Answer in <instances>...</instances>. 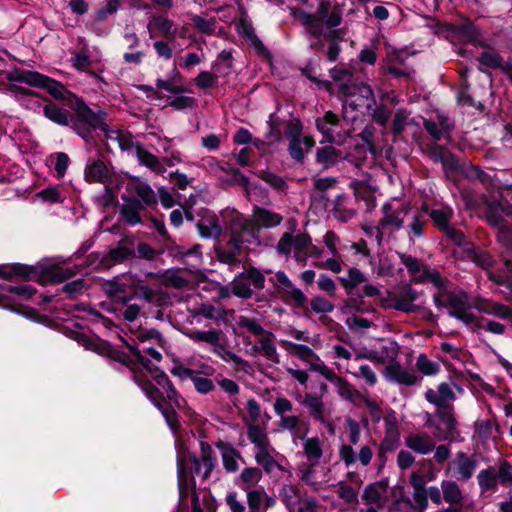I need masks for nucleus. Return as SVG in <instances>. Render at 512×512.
Listing matches in <instances>:
<instances>
[{
    "label": "nucleus",
    "mask_w": 512,
    "mask_h": 512,
    "mask_svg": "<svg viewBox=\"0 0 512 512\" xmlns=\"http://www.w3.org/2000/svg\"><path fill=\"white\" fill-rule=\"evenodd\" d=\"M133 380L161 412L169 427L176 431L179 427L176 410L180 409L185 401L177 392L169 377L164 372H160L154 376L156 383L154 384L146 376L135 373Z\"/></svg>",
    "instance_id": "obj_1"
},
{
    "label": "nucleus",
    "mask_w": 512,
    "mask_h": 512,
    "mask_svg": "<svg viewBox=\"0 0 512 512\" xmlns=\"http://www.w3.org/2000/svg\"><path fill=\"white\" fill-rule=\"evenodd\" d=\"M72 111L70 128L86 142L92 140V132L105 129L108 113L100 106L89 107L76 95L68 102Z\"/></svg>",
    "instance_id": "obj_2"
},
{
    "label": "nucleus",
    "mask_w": 512,
    "mask_h": 512,
    "mask_svg": "<svg viewBox=\"0 0 512 512\" xmlns=\"http://www.w3.org/2000/svg\"><path fill=\"white\" fill-rule=\"evenodd\" d=\"M185 335L195 344L208 345L213 354L224 362L233 363L236 370L247 374L252 371V365L249 361L229 350L228 340L221 329H189L185 332Z\"/></svg>",
    "instance_id": "obj_3"
},
{
    "label": "nucleus",
    "mask_w": 512,
    "mask_h": 512,
    "mask_svg": "<svg viewBox=\"0 0 512 512\" xmlns=\"http://www.w3.org/2000/svg\"><path fill=\"white\" fill-rule=\"evenodd\" d=\"M425 425L439 441L453 442L460 436L454 406L436 407L434 413H426Z\"/></svg>",
    "instance_id": "obj_4"
},
{
    "label": "nucleus",
    "mask_w": 512,
    "mask_h": 512,
    "mask_svg": "<svg viewBox=\"0 0 512 512\" xmlns=\"http://www.w3.org/2000/svg\"><path fill=\"white\" fill-rule=\"evenodd\" d=\"M349 430V444H341L338 450L340 461L348 468L359 462L362 466L367 467L373 458L374 452L370 445H362L358 453L354 450L353 446L360 442L361 428L359 423L354 419L347 420Z\"/></svg>",
    "instance_id": "obj_5"
},
{
    "label": "nucleus",
    "mask_w": 512,
    "mask_h": 512,
    "mask_svg": "<svg viewBox=\"0 0 512 512\" xmlns=\"http://www.w3.org/2000/svg\"><path fill=\"white\" fill-rule=\"evenodd\" d=\"M217 465V457L212 446L205 442H200V456L188 453L178 460L179 477L184 476L185 470L190 467L191 474L201 476L203 480L210 477L211 472Z\"/></svg>",
    "instance_id": "obj_6"
},
{
    "label": "nucleus",
    "mask_w": 512,
    "mask_h": 512,
    "mask_svg": "<svg viewBox=\"0 0 512 512\" xmlns=\"http://www.w3.org/2000/svg\"><path fill=\"white\" fill-rule=\"evenodd\" d=\"M275 414L279 417V428L289 431L292 436L293 443H297V439H303L309 432L308 422L302 420L299 415H288L292 412V402L284 397H277L273 404Z\"/></svg>",
    "instance_id": "obj_7"
},
{
    "label": "nucleus",
    "mask_w": 512,
    "mask_h": 512,
    "mask_svg": "<svg viewBox=\"0 0 512 512\" xmlns=\"http://www.w3.org/2000/svg\"><path fill=\"white\" fill-rule=\"evenodd\" d=\"M1 288L8 294L0 293V307L10 309L31 319L32 308L25 302L32 299V287L29 285H5Z\"/></svg>",
    "instance_id": "obj_8"
},
{
    "label": "nucleus",
    "mask_w": 512,
    "mask_h": 512,
    "mask_svg": "<svg viewBox=\"0 0 512 512\" xmlns=\"http://www.w3.org/2000/svg\"><path fill=\"white\" fill-rule=\"evenodd\" d=\"M398 256L406 267L411 282L415 284L431 283L437 288L444 286V280L437 270L427 268L420 259L412 255L398 253Z\"/></svg>",
    "instance_id": "obj_9"
},
{
    "label": "nucleus",
    "mask_w": 512,
    "mask_h": 512,
    "mask_svg": "<svg viewBox=\"0 0 512 512\" xmlns=\"http://www.w3.org/2000/svg\"><path fill=\"white\" fill-rule=\"evenodd\" d=\"M315 126L323 136L321 143L341 145L351 137V129H343L339 116L332 111H327L322 117H317Z\"/></svg>",
    "instance_id": "obj_10"
},
{
    "label": "nucleus",
    "mask_w": 512,
    "mask_h": 512,
    "mask_svg": "<svg viewBox=\"0 0 512 512\" xmlns=\"http://www.w3.org/2000/svg\"><path fill=\"white\" fill-rule=\"evenodd\" d=\"M312 243V238L307 233H299L295 236L291 232H285L280 237L275 246L276 252L282 256H289L293 252V257L297 262H305L308 258V248Z\"/></svg>",
    "instance_id": "obj_11"
},
{
    "label": "nucleus",
    "mask_w": 512,
    "mask_h": 512,
    "mask_svg": "<svg viewBox=\"0 0 512 512\" xmlns=\"http://www.w3.org/2000/svg\"><path fill=\"white\" fill-rule=\"evenodd\" d=\"M262 290L265 286V276L256 267H250L237 274L231 282V292L234 296L247 300L252 298L253 290Z\"/></svg>",
    "instance_id": "obj_12"
},
{
    "label": "nucleus",
    "mask_w": 512,
    "mask_h": 512,
    "mask_svg": "<svg viewBox=\"0 0 512 512\" xmlns=\"http://www.w3.org/2000/svg\"><path fill=\"white\" fill-rule=\"evenodd\" d=\"M231 238L227 245H237L243 248V245H258L259 228L255 225L253 220L234 217L230 222Z\"/></svg>",
    "instance_id": "obj_13"
},
{
    "label": "nucleus",
    "mask_w": 512,
    "mask_h": 512,
    "mask_svg": "<svg viewBox=\"0 0 512 512\" xmlns=\"http://www.w3.org/2000/svg\"><path fill=\"white\" fill-rule=\"evenodd\" d=\"M478 467V460L474 454L458 451L448 462L445 474L460 482L469 481Z\"/></svg>",
    "instance_id": "obj_14"
},
{
    "label": "nucleus",
    "mask_w": 512,
    "mask_h": 512,
    "mask_svg": "<svg viewBox=\"0 0 512 512\" xmlns=\"http://www.w3.org/2000/svg\"><path fill=\"white\" fill-rule=\"evenodd\" d=\"M75 274L73 268H64L59 264L39 262L34 265V280L42 285L60 284Z\"/></svg>",
    "instance_id": "obj_15"
},
{
    "label": "nucleus",
    "mask_w": 512,
    "mask_h": 512,
    "mask_svg": "<svg viewBox=\"0 0 512 512\" xmlns=\"http://www.w3.org/2000/svg\"><path fill=\"white\" fill-rule=\"evenodd\" d=\"M472 307L469 296L465 292H450L446 295L445 308L448 309V314L465 324H472L477 319L471 311Z\"/></svg>",
    "instance_id": "obj_16"
},
{
    "label": "nucleus",
    "mask_w": 512,
    "mask_h": 512,
    "mask_svg": "<svg viewBox=\"0 0 512 512\" xmlns=\"http://www.w3.org/2000/svg\"><path fill=\"white\" fill-rule=\"evenodd\" d=\"M135 256V241L131 237L121 238L116 247L109 250L103 255L97 264L99 269H110L116 264L123 263L131 257Z\"/></svg>",
    "instance_id": "obj_17"
},
{
    "label": "nucleus",
    "mask_w": 512,
    "mask_h": 512,
    "mask_svg": "<svg viewBox=\"0 0 512 512\" xmlns=\"http://www.w3.org/2000/svg\"><path fill=\"white\" fill-rule=\"evenodd\" d=\"M382 374L388 382L403 386H413L422 380L414 370L403 367L396 358L389 361Z\"/></svg>",
    "instance_id": "obj_18"
},
{
    "label": "nucleus",
    "mask_w": 512,
    "mask_h": 512,
    "mask_svg": "<svg viewBox=\"0 0 512 512\" xmlns=\"http://www.w3.org/2000/svg\"><path fill=\"white\" fill-rule=\"evenodd\" d=\"M343 96L345 99L342 103L344 102L346 107L352 108V110L370 111L376 104L374 91L368 84L361 83L354 87L351 94Z\"/></svg>",
    "instance_id": "obj_19"
},
{
    "label": "nucleus",
    "mask_w": 512,
    "mask_h": 512,
    "mask_svg": "<svg viewBox=\"0 0 512 512\" xmlns=\"http://www.w3.org/2000/svg\"><path fill=\"white\" fill-rule=\"evenodd\" d=\"M423 153L432 162L441 163L444 171H457L460 168L458 157L436 142L427 144Z\"/></svg>",
    "instance_id": "obj_20"
},
{
    "label": "nucleus",
    "mask_w": 512,
    "mask_h": 512,
    "mask_svg": "<svg viewBox=\"0 0 512 512\" xmlns=\"http://www.w3.org/2000/svg\"><path fill=\"white\" fill-rule=\"evenodd\" d=\"M271 283L278 289L282 290L296 307H304L307 302L306 295L301 289L295 287L284 271H277L274 277L269 279Z\"/></svg>",
    "instance_id": "obj_21"
},
{
    "label": "nucleus",
    "mask_w": 512,
    "mask_h": 512,
    "mask_svg": "<svg viewBox=\"0 0 512 512\" xmlns=\"http://www.w3.org/2000/svg\"><path fill=\"white\" fill-rule=\"evenodd\" d=\"M34 88L44 90L51 97L57 100H65L67 103L74 96V94L68 91L62 83L35 71Z\"/></svg>",
    "instance_id": "obj_22"
},
{
    "label": "nucleus",
    "mask_w": 512,
    "mask_h": 512,
    "mask_svg": "<svg viewBox=\"0 0 512 512\" xmlns=\"http://www.w3.org/2000/svg\"><path fill=\"white\" fill-rule=\"evenodd\" d=\"M409 211L408 206L402 205L395 209L392 204L385 203L382 208V217L380 218V227L384 230L399 231L404 227V217Z\"/></svg>",
    "instance_id": "obj_23"
},
{
    "label": "nucleus",
    "mask_w": 512,
    "mask_h": 512,
    "mask_svg": "<svg viewBox=\"0 0 512 512\" xmlns=\"http://www.w3.org/2000/svg\"><path fill=\"white\" fill-rule=\"evenodd\" d=\"M130 280L131 277L129 276H117L103 284V291L109 298H114L123 304H127L133 299V296H129Z\"/></svg>",
    "instance_id": "obj_24"
},
{
    "label": "nucleus",
    "mask_w": 512,
    "mask_h": 512,
    "mask_svg": "<svg viewBox=\"0 0 512 512\" xmlns=\"http://www.w3.org/2000/svg\"><path fill=\"white\" fill-rule=\"evenodd\" d=\"M297 400L302 406H304L308 410L309 415L315 421L320 422L322 424H325L327 422L330 413L327 410L321 396L315 393H306L304 397L299 395L297 397Z\"/></svg>",
    "instance_id": "obj_25"
},
{
    "label": "nucleus",
    "mask_w": 512,
    "mask_h": 512,
    "mask_svg": "<svg viewBox=\"0 0 512 512\" xmlns=\"http://www.w3.org/2000/svg\"><path fill=\"white\" fill-rule=\"evenodd\" d=\"M453 386V382H442L436 390L427 389L424 394L425 400L436 407L453 406L452 402L456 399Z\"/></svg>",
    "instance_id": "obj_26"
},
{
    "label": "nucleus",
    "mask_w": 512,
    "mask_h": 512,
    "mask_svg": "<svg viewBox=\"0 0 512 512\" xmlns=\"http://www.w3.org/2000/svg\"><path fill=\"white\" fill-rule=\"evenodd\" d=\"M421 211L429 217L433 225L440 231L448 229L454 218V211L448 205H441L439 207L430 208L427 204L421 205Z\"/></svg>",
    "instance_id": "obj_27"
},
{
    "label": "nucleus",
    "mask_w": 512,
    "mask_h": 512,
    "mask_svg": "<svg viewBox=\"0 0 512 512\" xmlns=\"http://www.w3.org/2000/svg\"><path fill=\"white\" fill-rule=\"evenodd\" d=\"M418 298V292L410 285L404 286L398 294L394 295L391 303L387 307L395 310L412 313L415 312L417 306L413 303Z\"/></svg>",
    "instance_id": "obj_28"
},
{
    "label": "nucleus",
    "mask_w": 512,
    "mask_h": 512,
    "mask_svg": "<svg viewBox=\"0 0 512 512\" xmlns=\"http://www.w3.org/2000/svg\"><path fill=\"white\" fill-rule=\"evenodd\" d=\"M10 82V90L18 96H29L32 94V71H21L15 69L7 74Z\"/></svg>",
    "instance_id": "obj_29"
},
{
    "label": "nucleus",
    "mask_w": 512,
    "mask_h": 512,
    "mask_svg": "<svg viewBox=\"0 0 512 512\" xmlns=\"http://www.w3.org/2000/svg\"><path fill=\"white\" fill-rule=\"evenodd\" d=\"M316 15L319 21L324 23L328 28H335L341 24L342 9L339 5L332 4L329 0H323L317 7Z\"/></svg>",
    "instance_id": "obj_30"
},
{
    "label": "nucleus",
    "mask_w": 512,
    "mask_h": 512,
    "mask_svg": "<svg viewBox=\"0 0 512 512\" xmlns=\"http://www.w3.org/2000/svg\"><path fill=\"white\" fill-rule=\"evenodd\" d=\"M216 448L221 452L223 468L227 473H235L239 469L238 460L244 461L241 452L231 443L222 440L215 444Z\"/></svg>",
    "instance_id": "obj_31"
},
{
    "label": "nucleus",
    "mask_w": 512,
    "mask_h": 512,
    "mask_svg": "<svg viewBox=\"0 0 512 512\" xmlns=\"http://www.w3.org/2000/svg\"><path fill=\"white\" fill-rule=\"evenodd\" d=\"M32 277V266L21 263L0 264V278L14 281H29Z\"/></svg>",
    "instance_id": "obj_32"
},
{
    "label": "nucleus",
    "mask_w": 512,
    "mask_h": 512,
    "mask_svg": "<svg viewBox=\"0 0 512 512\" xmlns=\"http://www.w3.org/2000/svg\"><path fill=\"white\" fill-rule=\"evenodd\" d=\"M330 77L336 83L338 95H349L357 85L354 84V74L344 67H334L329 71Z\"/></svg>",
    "instance_id": "obj_33"
},
{
    "label": "nucleus",
    "mask_w": 512,
    "mask_h": 512,
    "mask_svg": "<svg viewBox=\"0 0 512 512\" xmlns=\"http://www.w3.org/2000/svg\"><path fill=\"white\" fill-rule=\"evenodd\" d=\"M460 481L454 479H444L440 482L442 494H444V502L448 505L463 506L467 499V495L463 492Z\"/></svg>",
    "instance_id": "obj_34"
},
{
    "label": "nucleus",
    "mask_w": 512,
    "mask_h": 512,
    "mask_svg": "<svg viewBox=\"0 0 512 512\" xmlns=\"http://www.w3.org/2000/svg\"><path fill=\"white\" fill-rule=\"evenodd\" d=\"M512 213V206L503 205L498 201H490L486 204L485 207V218L487 222L493 226L497 227L498 230L501 227H505L503 225L505 216H509Z\"/></svg>",
    "instance_id": "obj_35"
},
{
    "label": "nucleus",
    "mask_w": 512,
    "mask_h": 512,
    "mask_svg": "<svg viewBox=\"0 0 512 512\" xmlns=\"http://www.w3.org/2000/svg\"><path fill=\"white\" fill-rule=\"evenodd\" d=\"M120 215L130 226L142 223L140 212L145 209L141 201L134 197H122Z\"/></svg>",
    "instance_id": "obj_36"
},
{
    "label": "nucleus",
    "mask_w": 512,
    "mask_h": 512,
    "mask_svg": "<svg viewBox=\"0 0 512 512\" xmlns=\"http://www.w3.org/2000/svg\"><path fill=\"white\" fill-rule=\"evenodd\" d=\"M128 190L136 194L144 207H151L157 204L158 200L151 186L140 178H132L128 183Z\"/></svg>",
    "instance_id": "obj_37"
},
{
    "label": "nucleus",
    "mask_w": 512,
    "mask_h": 512,
    "mask_svg": "<svg viewBox=\"0 0 512 512\" xmlns=\"http://www.w3.org/2000/svg\"><path fill=\"white\" fill-rule=\"evenodd\" d=\"M253 221L257 228L272 229L279 226L283 221V216L267 208L254 206Z\"/></svg>",
    "instance_id": "obj_38"
},
{
    "label": "nucleus",
    "mask_w": 512,
    "mask_h": 512,
    "mask_svg": "<svg viewBox=\"0 0 512 512\" xmlns=\"http://www.w3.org/2000/svg\"><path fill=\"white\" fill-rule=\"evenodd\" d=\"M405 446L415 453L427 455L435 448V442L427 433H415L405 438Z\"/></svg>",
    "instance_id": "obj_39"
},
{
    "label": "nucleus",
    "mask_w": 512,
    "mask_h": 512,
    "mask_svg": "<svg viewBox=\"0 0 512 512\" xmlns=\"http://www.w3.org/2000/svg\"><path fill=\"white\" fill-rule=\"evenodd\" d=\"M479 64L488 69L500 70L503 74L511 69L512 58H504L495 50L483 51L477 58Z\"/></svg>",
    "instance_id": "obj_40"
},
{
    "label": "nucleus",
    "mask_w": 512,
    "mask_h": 512,
    "mask_svg": "<svg viewBox=\"0 0 512 512\" xmlns=\"http://www.w3.org/2000/svg\"><path fill=\"white\" fill-rule=\"evenodd\" d=\"M427 224L428 220L426 214L421 211V208L412 213L405 227L409 241L414 242L415 239L424 237Z\"/></svg>",
    "instance_id": "obj_41"
},
{
    "label": "nucleus",
    "mask_w": 512,
    "mask_h": 512,
    "mask_svg": "<svg viewBox=\"0 0 512 512\" xmlns=\"http://www.w3.org/2000/svg\"><path fill=\"white\" fill-rule=\"evenodd\" d=\"M400 445V431L395 420L385 419V434L379 448L387 452L395 451Z\"/></svg>",
    "instance_id": "obj_42"
},
{
    "label": "nucleus",
    "mask_w": 512,
    "mask_h": 512,
    "mask_svg": "<svg viewBox=\"0 0 512 512\" xmlns=\"http://www.w3.org/2000/svg\"><path fill=\"white\" fill-rule=\"evenodd\" d=\"M274 340L275 335L271 331H268L258 339L257 344L254 346V350L261 352L263 356L272 363L278 364L280 362V357Z\"/></svg>",
    "instance_id": "obj_43"
},
{
    "label": "nucleus",
    "mask_w": 512,
    "mask_h": 512,
    "mask_svg": "<svg viewBox=\"0 0 512 512\" xmlns=\"http://www.w3.org/2000/svg\"><path fill=\"white\" fill-rule=\"evenodd\" d=\"M262 476L263 474L260 468L246 467L235 480V484L243 491L254 490L261 481Z\"/></svg>",
    "instance_id": "obj_44"
},
{
    "label": "nucleus",
    "mask_w": 512,
    "mask_h": 512,
    "mask_svg": "<svg viewBox=\"0 0 512 512\" xmlns=\"http://www.w3.org/2000/svg\"><path fill=\"white\" fill-rule=\"evenodd\" d=\"M343 159V153L332 145H326L316 151V162L325 170L337 165Z\"/></svg>",
    "instance_id": "obj_45"
},
{
    "label": "nucleus",
    "mask_w": 512,
    "mask_h": 512,
    "mask_svg": "<svg viewBox=\"0 0 512 512\" xmlns=\"http://www.w3.org/2000/svg\"><path fill=\"white\" fill-rule=\"evenodd\" d=\"M301 440L303 441V453L310 466L314 467L318 465L323 456L321 440L317 436L307 438L306 435Z\"/></svg>",
    "instance_id": "obj_46"
},
{
    "label": "nucleus",
    "mask_w": 512,
    "mask_h": 512,
    "mask_svg": "<svg viewBox=\"0 0 512 512\" xmlns=\"http://www.w3.org/2000/svg\"><path fill=\"white\" fill-rule=\"evenodd\" d=\"M138 162L152 172L163 175L166 172L165 164L156 155L149 152L143 145H137Z\"/></svg>",
    "instance_id": "obj_47"
},
{
    "label": "nucleus",
    "mask_w": 512,
    "mask_h": 512,
    "mask_svg": "<svg viewBox=\"0 0 512 512\" xmlns=\"http://www.w3.org/2000/svg\"><path fill=\"white\" fill-rule=\"evenodd\" d=\"M173 22L169 20L164 15L153 16L148 23L147 28L150 30V37L153 38L154 35L152 30L155 29L159 32V34L169 40H174L176 36V31L173 29Z\"/></svg>",
    "instance_id": "obj_48"
},
{
    "label": "nucleus",
    "mask_w": 512,
    "mask_h": 512,
    "mask_svg": "<svg viewBox=\"0 0 512 512\" xmlns=\"http://www.w3.org/2000/svg\"><path fill=\"white\" fill-rule=\"evenodd\" d=\"M214 72L201 71L194 79V84L202 90L213 88L217 85L219 77H225L226 73L220 71V63H213Z\"/></svg>",
    "instance_id": "obj_49"
},
{
    "label": "nucleus",
    "mask_w": 512,
    "mask_h": 512,
    "mask_svg": "<svg viewBox=\"0 0 512 512\" xmlns=\"http://www.w3.org/2000/svg\"><path fill=\"white\" fill-rule=\"evenodd\" d=\"M224 168H225V170H223V172H222L223 179H220V181L223 184L230 185V186L238 185V186H241L244 188L248 187V185L250 184L249 178L247 176H245L240 171L239 168L232 166L228 162H224Z\"/></svg>",
    "instance_id": "obj_50"
},
{
    "label": "nucleus",
    "mask_w": 512,
    "mask_h": 512,
    "mask_svg": "<svg viewBox=\"0 0 512 512\" xmlns=\"http://www.w3.org/2000/svg\"><path fill=\"white\" fill-rule=\"evenodd\" d=\"M110 178L108 167L102 160H95L85 169V179L88 182L105 183Z\"/></svg>",
    "instance_id": "obj_51"
},
{
    "label": "nucleus",
    "mask_w": 512,
    "mask_h": 512,
    "mask_svg": "<svg viewBox=\"0 0 512 512\" xmlns=\"http://www.w3.org/2000/svg\"><path fill=\"white\" fill-rule=\"evenodd\" d=\"M43 112L44 115L51 121L59 125L70 127L72 111L69 112L68 110L58 107L53 103H49L43 107Z\"/></svg>",
    "instance_id": "obj_52"
},
{
    "label": "nucleus",
    "mask_w": 512,
    "mask_h": 512,
    "mask_svg": "<svg viewBox=\"0 0 512 512\" xmlns=\"http://www.w3.org/2000/svg\"><path fill=\"white\" fill-rule=\"evenodd\" d=\"M465 253L473 263L482 269L488 270L495 263L494 258L488 252L477 248L473 244L465 248Z\"/></svg>",
    "instance_id": "obj_53"
},
{
    "label": "nucleus",
    "mask_w": 512,
    "mask_h": 512,
    "mask_svg": "<svg viewBox=\"0 0 512 512\" xmlns=\"http://www.w3.org/2000/svg\"><path fill=\"white\" fill-rule=\"evenodd\" d=\"M247 437L249 441L254 445L255 451L271 446L268 434L266 433L265 429L258 424H248Z\"/></svg>",
    "instance_id": "obj_54"
},
{
    "label": "nucleus",
    "mask_w": 512,
    "mask_h": 512,
    "mask_svg": "<svg viewBox=\"0 0 512 512\" xmlns=\"http://www.w3.org/2000/svg\"><path fill=\"white\" fill-rule=\"evenodd\" d=\"M477 481L482 493L494 492L497 489L498 478L494 467L489 466L477 474Z\"/></svg>",
    "instance_id": "obj_55"
},
{
    "label": "nucleus",
    "mask_w": 512,
    "mask_h": 512,
    "mask_svg": "<svg viewBox=\"0 0 512 512\" xmlns=\"http://www.w3.org/2000/svg\"><path fill=\"white\" fill-rule=\"evenodd\" d=\"M237 32L242 37L250 41L251 45L259 50H265L263 42L257 37L252 23L246 19H241L237 24Z\"/></svg>",
    "instance_id": "obj_56"
},
{
    "label": "nucleus",
    "mask_w": 512,
    "mask_h": 512,
    "mask_svg": "<svg viewBox=\"0 0 512 512\" xmlns=\"http://www.w3.org/2000/svg\"><path fill=\"white\" fill-rule=\"evenodd\" d=\"M272 452H274V448L269 446L268 448H262L255 451V461L261 467L265 473L270 474L274 468L277 466V462L274 459Z\"/></svg>",
    "instance_id": "obj_57"
},
{
    "label": "nucleus",
    "mask_w": 512,
    "mask_h": 512,
    "mask_svg": "<svg viewBox=\"0 0 512 512\" xmlns=\"http://www.w3.org/2000/svg\"><path fill=\"white\" fill-rule=\"evenodd\" d=\"M196 226L203 238H217L221 234V227L215 216L200 219Z\"/></svg>",
    "instance_id": "obj_58"
},
{
    "label": "nucleus",
    "mask_w": 512,
    "mask_h": 512,
    "mask_svg": "<svg viewBox=\"0 0 512 512\" xmlns=\"http://www.w3.org/2000/svg\"><path fill=\"white\" fill-rule=\"evenodd\" d=\"M282 345L289 353L294 354L303 361H319V357L317 356V354L307 345L297 344L290 341H282Z\"/></svg>",
    "instance_id": "obj_59"
},
{
    "label": "nucleus",
    "mask_w": 512,
    "mask_h": 512,
    "mask_svg": "<svg viewBox=\"0 0 512 512\" xmlns=\"http://www.w3.org/2000/svg\"><path fill=\"white\" fill-rule=\"evenodd\" d=\"M280 498L289 512L293 511L304 499V497L301 496L299 489L292 485L283 486L280 491Z\"/></svg>",
    "instance_id": "obj_60"
},
{
    "label": "nucleus",
    "mask_w": 512,
    "mask_h": 512,
    "mask_svg": "<svg viewBox=\"0 0 512 512\" xmlns=\"http://www.w3.org/2000/svg\"><path fill=\"white\" fill-rule=\"evenodd\" d=\"M340 284L346 290L348 294H351L353 290L362 283L366 282V276L359 269L353 267L348 270L347 277H338Z\"/></svg>",
    "instance_id": "obj_61"
},
{
    "label": "nucleus",
    "mask_w": 512,
    "mask_h": 512,
    "mask_svg": "<svg viewBox=\"0 0 512 512\" xmlns=\"http://www.w3.org/2000/svg\"><path fill=\"white\" fill-rule=\"evenodd\" d=\"M334 386L337 388L338 395L344 400L353 402L356 398L361 396L360 392L342 377L338 378Z\"/></svg>",
    "instance_id": "obj_62"
},
{
    "label": "nucleus",
    "mask_w": 512,
    "mask_h": 512,
    "mask_svg": "<svg viewBox=\"0 0 512 512\" xmlns=\"http://www.w3.org/2000/svg\"><path fill=\"white\" fill-rule=\"evenodd\" d=\"M416 368L425 376H434L440 371V365L437 362L430 360L424 353L417 357Z\"/></svg>",
    "instance_id": "obj_63"
},
{
    "label": "nucleus",
    "mask_w": 512,
    "mask_h": 512,
    "mask_svg": "<svg viewBox=\"0 0 512 512\" xmlns=\"http://www.w3.org/2000/svg\"><path fill=\"white\" fill-rule=\"evenodd\" d=\"M34 199L40 200L43 203L48 202L50 204L62 203L64 201L61 192L55 186H49L37 192L36 194H34Z\"/></svg>",
    "instance_id": "obj_64"
}]
</instances>
